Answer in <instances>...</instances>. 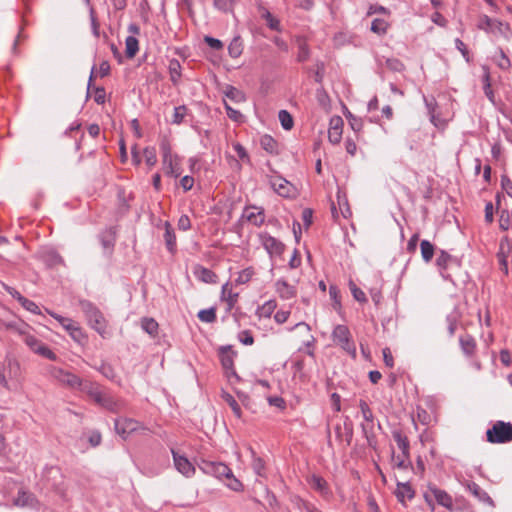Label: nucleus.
<instances>
[{
    "label": "nucleus",
    "mask_w": 512,
    "mask_h": 512,
    "mask_svg": "<svg viewBox=\"0 0 512 512\" xmlns=\"http://www.w3.org/2000/svg\"><path fill=\"white\" fill-rule=\"evenodd\" d=\"M142 329L150 336H156L158 333V323L153 318H143L141 320Z\"/></svg>",
    "instance_id": "39"
},
{
    "label": "nucleus",
    "mask_w": 512,
    "mask_h": 512,
    "mask_svg": "<svg viewBox=\"0 0 512 512\" xmlns=\"http://www.w3.org/2000/svg\"><path fill=\"white\" fill-rule=\"evenodd\" d=\"M160 150L162 152L163 162H167L170 158H173L171 145L166 137H164L160 142Z\"/></svg>",
    "instance_id": "51"
},
{
    "label": "nucleus",
    "mask_w": 512,
    "mask_h": 512,
    "mask_svg": "<svg viewBox=\"0 0 512 512\" xmlns=\"http://www.w3.org/2000/svg\"><path fill=\"white\" fill-rule=\"evenodd\" d=\"M68 332L72 339L81 345L87 341V336L77 324H74Z\"/></svg>",
    "instance_id": "47"
},
{
    "label": "nucleus",
    "mask_w": 512,
    "mask_h": 512,
    "mask_svg": "<svg viewBox=\"0 0 512 512\" xmlns=\"http://www.w3.org/2000/svg\"><path fill=\"white\" fill-rule=\"evenodd\" d=\"M436 265L443 279L454 283L453 274L451 270L459 269L461 267V261L459 258L450 255L445 250H440L439 255L436 259Z\"/></svg>",
    "instance_id": "3"
},
{
    "label": "nucleus",
    "mask_w": 512,
    "mask_h": 512,
    "mask_svg": "<svg viewBox=\"0 0 512 512\" xmlns=\"http://www.w3.org/2000/svg\"><path fill=\"white\" fill-rule=\"evenodd\" d=\"M260 145L262 149L268 153L273 154L277 152V142L268 134H265L260 138Z\"/></svg>",
    "instance_id": "37"
},
{
    "label": "nucleus",
    "mask_w": 512,
    "mask_h": 512,
    "mask_svg": "<svg viewBox=\"0 0 512 512\" xmlns=\"http://www.w3.org/2000/svg\"><path fill=\"white\" fill-rule=\"evenodd\" d=\"M169 73L171 81L176 84L181 77V65L177 59H171L169 61Z\"/></svg>",
    "instance_id": "41"
},
{
    "label": "nucleus",
    "mask_w": 512,
    "mask_h": 512,
    "mask_svg": "<svg viewBox=\"0 0 512 512\" xmlns=\"http://www.w3.org/2000/svg\"><path fill=\"white\" fill-rule=\"evenodd\" d=\"M422 259L428 263L432 260L435 252L434 245L428 240H422L420 243Z\"/></svg>",
    "instance_id": "33"
},
{
    "label": "nucleus",
    "mask_w": 512,
    "mask_h": 512,
    "mask_svg": "<svg viewBox=\"0 0 512 512\" xmlns=\"http://www.w3.org/2000/svg\"><path fill=\"white\" fill-rule=\"evenodd\" d=\"M125 53L128 58H133L139 50V42L134 36H128L125 40Z\"/></svg>",
    "instance_id": "38"
},
{
    "label": "nucleus",
    "mask_w": 512,
    "mask_h": 512,
    "mask_svg": "<svg viewBox=\"0 0 512 512\" xmlns=\"http://www.w3.org/2000/svg\"><path fill=\"white\" fill-rule=\"evenodd\" d=\"M271 185L274 190L283 197H288L292 191V185L281 177H275L271 180Z\"/></svg>",
    "instance_id": "26"
},
{
    "label": "nucleus",
    "mask_w": 512,
    "mask_h": 512,
    "mask_svg": "<svg viewBox=\"0 0 512 512\" xmlns=\"http://www.w3.org/2000/svg\"><path fill=\"white\" fill-rule=\"evenodd\" d=\"M97 371H99L105 378L110 381H116L117 373L111 364L102 362L99 366H93Z\"/></svg>",
    "instance_id": "35"
},
{
    "label": "nucleus",
    "mask_w": 512,
    "mask_h": 512,
    "mask_svg": "<svg viewBox=\"0 0 512 512\" xmlns=\"http://www.w3.org/2000/svg\"><path fill=\"white\" fill-rule=\"evenodd\" d=\"M236 0H214V7L223 13H233Z\"/></svg>",
    "instance_id": "42"
},
{
    "label": "nucleus",
    "mask_w": 512,
    "mask_h": 512,
    "mask_svg": "<svg viewBox=\"0 0 512 512\" xmlns=\"http://www.w3.org/2000/svg\"><path fill=\"white\" fill-rule=\"evenodd\" d=\"M429 490L438 505H441L450 511L453 510V499L451 495H449L445 490L438 488L435 484H429Z\"/></svg>",
    "instance_id": "15"
},
{
    "label": "nucleus",
    "mask_w": 512,
    "mask_h": 512,
    "mask_svg": "<svg viewBox=\"0 0 512 512\" xmlns=\"http://www.w3.org/2000/svg\"><path fill=\"white\" fill-rule=\"evenodd\" d=\"M99 240L103 247L104 254L111 256L116 243V229L108 227L99 234Z\"/></svg>",
    "instance_id": "13"
},
{
    "label": "nucleus",
    "mask_w": 512,
    "mask_h": 512,
    "mask_svg": "<svg viewBox=\"0 0 512 512\" xmlns=\"http://www.w3.org/2000/svg\"><path fill=\"white\" fill-rule=\"evenodd\" d=\"M224 94L227 98H229L230 100H232L236 103H241L246 100L245 94L238 88L231 86V85H228L226 87Z\"/></svg>",
    "instance_id": "34"
},
{
    "label": "nucleus",
    "mask_w": 512,
    "mask_h": 512,
    "mask_svg": "<svg viewBox=\"0 0 512 512\" xmlns=\"http://www.w3.org/2000/svg\"><path fill=\"white\" fill-rule=\"evenodd\" d=\"M262 18L266 21L267 26L274 31L281 32L282 27L280 24V21L275 18L269 10H265L264 13H262Z\"/></svg>",
    "instance_id": "43"
},
{
    "label": "nucleus",
    "mask_w": 512,
    "mask_h": 512,
    "mask_svg": "<svg viewBox=\"0 0 512 512\" xmlns=\"http://www.w3.org/2000/svg\"><path fill=\"white\" fill-rule=\"evenodd\" d=\"M4 325H5L6 329L12 330V331L18 333L19 335L24 336L27 333L28 325L25 323L7 322Z\"/></svg>",
    "instance_id": "52"
},
{
    "label": "nucleus",
    "mask_w": 512,
    "mask_h": 512,
    "mask_svg": "<svg viewBox=\"0 0 512 512\" xmlns=\"http://www.w3.org/2000/svg\"><path fill=\"white\" fill-rule=\"evenodd\" d=\"M233 149L237 153L240 160H242L245 163H250V157L245 149V147L240 144L239 142L233 143Z\"/></svg>",
    "instance_id": "61"
},
{
    "label": "nucleus",
    "mask_w": 512,
    "mask_h": 512,
    "mask_svg": "<svg viewBox=\"0 0 512 512\" xmlns=\"http://www.w3.org/2000/svg\"><path fill=\"white\" fill-rule=\"evenodd\" d=\"M385 65L393 72H402L405 69V65L397 58H386Z\"/></svg>",
    "instance_id": "53"
},
{
    "label": "nucleus",
    "mask_w": 512,
    "mask_h": 512,
    "mask_svg": "<svg viewBox=\"0 0 512 512\" xmlns=\"http://www.w3.org/2000/svg\"><path fill=\"white\" fill-rule=\"evenodd\" d=\"M333 342L352 358H356V345L352 339L349 328L346 325L338 324L331 334Z\"/></svg>",
    "instance_id": "2"
},
{
    "label": "nucleus",
    "mask_w": 512,
    "mask_h": 512,
    "mask_svg": "<svg viewBox=\"0 0 512 512\" xmlns=\"http://www.w3.org/2000/svg\"><path fill=\"white\" fill-rule=\"evenodd\" d=\"M395 495L397 500L404 504L406 500H411L415 496V491L411 487L409 483H397V488L395 490Z\"/></svg>",
    "instance_id": "23"
},
{
    "label": "nucleus",
    "mask_w": 512,
    "mask_h": 512,
    "mask_svg": "<svg viewBox=\"0 0 512 512\" xmlns=\"http://www.w3.org/2000/svg\"><path fill=\"white\" fill-rule=\"evenodd\" d=\"M79 307L87 318L90 326L100 335L106 332V320L99 308L89 300H80Z\"/></svg>",
    "instance_id": "1"
},
{
    "label": "nucleus",
    "mask_w": 512,
    "mask_h": 512,
    "mask_svg": "<svg viewBox=\"0 0 512 512\" xmlns=\"http://www.w3.org/2000/svg\"><path fill=\"white\" fill-rule=\"evenodd\" d=\"M465 487L480 502L487 504L490 507L495 506L493 499L477 483L470 481L465 484Z\"/></svg>",
    "instance_id": "18"
},
{
    "label": "nucleus",
    "mask_w": 512,
    "mask_h": 512,
    "mask_svg": "<svg viewBox=\"0 0 512 512\" xmlns=\"http://www.w3.org/2000/svg\"><path fill=\"white\" fill-rule=\"evenodd\" d=\"M48 372L52 378L70 389L77 390L78 386L81 385L80 377L62 368L50 366Z\"/></svg>",
    "instance_id": "7"
},
{
    "label": "nucleus",
    "mask_w": 512,
    "mask_h": 512,
    "mask_svg": "<svg viewBox=\"0 0 512 512\" xmlns=\"http://www.w3.org/2000/svg\"><path fill=\"white\" fill-rule=\"evenodd\" d=\"M460 319H461V313L457 309H454L451 313H449L446 316L445 322L447 325V331H448L449 337L454 336L456 329L458 327V323L460 322Z\"/></svg>",
    "instance_id": "29"
},
{
    "label": "nucleus",
    "mask_w": 512,
    "mask_h": 512,
    "mask_svg": "<svg viewBox=\"0 0 512 512\" xmlns=\"http://www.w3.org/2000/svg\"><path fill=\"white\" fill-rule=\"evenodd\" d=\"M239 294L232 291L229 288V283H225L221 290V300L225 301L228 306V310H231L238 301Z\"/></svg>",
    "instance_id": "28"
},
{
    "label": "nucleus",
    "mask_w": 512,
    "mask_h": 512,
    "mask_svg": "<svg viewBox=\"0 0 512 512\" xmlns=\"http://www.w3.org/2000/svg\"><path fill=\"white\" fill-rule=\"evenodd\" d=\"M19 303L27 311H30L33 314H40V309H39L38 305L35 302H33V301L23 297V298H21V301Z\"/></svg>",
    "instance_id": "63"
},
{
    "label": "nucleus",
    "mask_w": 512,
    "mask_h": 512,
    "mask_svg": "<svg viewBox=\"0 0 512 512\" xmlns=\"http://www.w3.org/2000/svg\"><path fill=\"white\" fill-rule=\"evenodd\" d=\"M227 479V483H226V486L231 489L232 491H235V492H240L243 490V484L241 483L240 480H238L234 474L232 473V476H226L225 477Z\"/></svg>",
    "instance_id": "60"
},
{
    "label": "nucleus",
    "mask_w": 512,
    "mask_h": 512,
    "mask_svg": "<svg viewBox=\"0 0 512 512\" xmlns=\"http://www.w3.org/2000/svg\"><path fill=\"white\" fill-rule=\"evenodd\" d=\"M482 82H483V90L487 98L493 102L494 101V93L491 89V79H490V69L487 65H482Z\"/></svg>",
    "instance_id": "30"
},
{
    "label": "nucleus",
    "mask_w": 512,
    "mask_h": 512,
    "mask_svg": "<svg viewBox=\"0 0 512 512\" xmlns=\"http://www.w3.org/2000/svg\"><path fill=\"white\" fill-rule=\"evenodd\" d=\"M490 443H508L512 441V424L510 422L496 421L486 432Z\"/></svg>",
    "instance_id": "4"
},
{
    "label": "nucleus",
    "mask_w": 512,
    "mask_h": 512,
    "mask_svg": "<svg viewBox=\"0 0 512 512\" xmlns=\"http://www.w3.org/2000/svg\"><path fill=\"white\" fill-rule=\"evenodd\" d=\"M165 174L174 178H178L181 175L180 167L178 163L170 158L167 162H163Z\"/></svg>",
    "instance_id": "40"
},
{
    "label": "nucleus",
    "mask_w": 512,
    "mask_h": 512,
    "mask_svg": "<svg viewBox=\"0 0 512 512\" xmlns=\"http://www.w3.org/2000/svg\"><path fill=\"white\" fill-rule=\"evenodd\" d=\"M49 314L54 318L56 319L61 325L62 327L68 331L74 324H76L72 319L70 318H66V317H63L59 314H56L54 312H50L49 311Z\"/></svg>",
    "instance_id": "62"
},
{
    "label": "nucleus",
    "mask_w": 512,
    "mask_h": 512,
    "mask_svg": "<svg viewBox=\"0 0 512 512\" xmlns=\"http://www.w3.org/2000/svg\"><path fill=\"white\" fill-rule=\"evenodd\" d=\"M254 274L252 268H246L239 272L238 277L235 279V283L237 285L245 284L249 282Z\"/></svg>",
    "instance_id": "56"
},
{
    "label": "nucleus",
    "mask_w": 512,
    "mask_h": 512,
    "mask_svg": "<svg viewBox=\"0 0 512 512\" xmlns=\"http://www.w3.org/2000/svg\"><path fill=\"white\" fill-rule=\"evenodd\" d=\"M224 107L226 110L227 116L235 122H241L243 120V115L240 111L232 108L227 102L224 101Z\"/></svg>",
    "instance_id": "59"
},
{
    "label": "nucleus",
    "mask_w": 512,
    "mask_h": 512,
    "mask_svg": "<svg viewBox=\"0 0 512 512\" xmlns=\"http://www.w3.org/2000/svg\"><path fill=\"white\" fill-rule=\"evenodd\" d=\"M279 121L285 130H290L293 127V118L291 114L286 110H280L278 113Z\"/></svg>",
    "instance_id": "49"
},
{
    "label": "nucleus",
    "mask_w": 512,
    "mask_h": 512,
    "mask_svg": "<svg viewBox=\"0 0 512 512\" xmlns=\"http://www.w3.org/2000/svg\"><path fill=\"white\" fill-rule=\"evenodd\" d=\"M277 307L275 300L266 301L261 307H259V315L265 318H269Z\"/></svg>",
    "instance_id": "48"
},
{
    "label": "nucleus",
    "mask_w": 512,
    "mask_h": 512,
    "mask_svg": "<svg viewBox=\"0 0 512 512\" xmlns=\"http://www.w3.org/2000/svg\"><path fill=\"white\" fill-rule=\"evenodd\" d=\"M493 61L495 62L497 67L503 71L510 70L512 66L510 58L506 55V53L501 47L497 48L496 54L493 56Z\"/></svg>",
    "instance_id": "27"
},
{
    "label": "nucleus",
    "mask_w": 512,
    "mask_h": 512,
    "mask_svg": "<svg viewBox=\"0 0 512 512\" xmlns=\"http://www.w3.org/2000/svg\"><path fill=\"white\" fill-rule=\"evenodd\" d=\"M392 436L395 442L397 443L398 448L401 450L402 458H410V442L407 436L400 430L395 429L392 431Z\"/></svg>",
    "instance_id": "20"
},
{
    "label": "nucleus",
    "mask_w": 512,
    "mask_h": 512,
    "mask_svg": "<svg viewBox=\"0 0 512 512\" xmlns=\"http://www.w3.org/2000/svg\"><path fill=\"white\" fill-rule=\"evenodd\" d=\"M164 240L168 251L174 253L176 251V236L169 222L165 223Z\"/></svg>",
    "instance_id": "31"
},
{
    "label": "nucleus",
    "mask_w": 512,
    "mask_h": 512,
    "mask_svg": "<svg viewBox=\"0 0 512 512\" xmlns=\"http://www.w3.org/2000/svg\"><path fill=\"white\" fill-rule=\"evenodd\" d=\"M219 354L221 365L229 381L232 382V379H234L235 382H239L241 379L234 369V357L236 353L231 350V346H223L220 348Z\"/></svg>",
    "instance_id": "8"
},
{
    "label": "nucleus",
    "mask_w": 512,
    "mask_h": 512,
    "mask_svg": "<svg viewBox=\"0 0 512 512\" xmlns=\"http://www.w3.org/2000/svg\"><path fill=\"white\" fill-rule=\"evenodd\" d=\"M500 269L504 272V274H508V256L506 255L504 251V245L501 243L500 245V251L497 254Z\"/></svg>",
    "instance_id": "57"
},
{
    "label": "nucleus",
    "mask_w": 512,
    "mask_h": 512,
    "mask_svg": "<svg viewBox=\"0 0 512 512\" xmlns=\"http://www.w3.org/2000/svg\"><path fill=\"white\" fill-rule=\"evenodd\" d=\"M97 405L111 413H120L127 407V403L123 398L114 397L110 393L102 392L95 401Z\"/></svg>",
    "instance_id": "9"
},
{
    "label": "nucleus",
    "mask_w": 512,
    "mask_h": 512,
    "mask_svg": "<svg viewBox=\"0 0 512 512\" xmlns=\"http://www.w3.org/2000/svg\"><path fill=\"white\" fill-rule=\"evenodd\" d=\"M198 318L200 321L205 323H213L216 321V309L211 307L209 309H203L198 312Z\"/></svg>",
    "instance_id": "46"
},
{
    "label": "nucleus",
    "mask_w": 512,
    "mask_h": 512,
    "mask_svg": "<svg viewBox=\"0 0 512 512\" xmlns=\"http://www.w3.org/2000/svg\"><path fill=\"white\" fill-rule=\"evenodd\" d=\"M197 466L204 474L219 480L226 476H232V470L223 462L200 459L197 462Z\"/></svg>",
    "instance_id": "5"
},
{
    "label": "nucleus",
    "mask_w": 512,
    "mask_h": 512,
    "mask_svg": "<svg viewBox=\"0 0 512 512\" xmlns=\"http://www.w3.org/2000/svg\"><path fill=\"white\" fill-rule=\"evenodd\" d=\"M143 154L145 162L149 167H153L157 163L156 149L154 147H146Z\"/></svg>",
    "instance_id": "54"
},
{
    "label": "nucleus",
    "mask_w": 512,
    "mask_h": 512,
    "mask_svg": "<svg viewBox=\"0 0 512 512\" xmlns=\"http://www.w3.org/2000/svg\"><path fill=\"white\" fill-rule=\"evenodd\" d=\"M114 428L118 435L126 439L131 433L142 428L140 422L127 417L116 418L114 421Z\"/></svg>",
    "instance_id": "11"
},
{
    "label": "nucleus",
    "mask_w": 512,
    "mask_h": 512,
    "mask_svg": "<svg viewBox=\"0 0 512 512\" xmlns=\"http://www.w3.org/2000/svg\"><path fill=\"white\" fill-rule=\"evenodd\" d=\"M310 57V50L305 42H300L298 45L297 61L305 62Z\"/></svg>",
    "instance_id": "58"
},
{
    "label": "nucleus",
    "mask_w": 512,
    "mask_h": 512,
    "mask_svg": "<svg viewBox=\"0 0 512 512\" xmlns=\"http://www.w3.org/2000/svg\"><path fill=\"white\" fill-rule=\"evenodd\" d=\"M387 22L383 19L376 18L371 23V30L379 35L385 34L387 31Z\"/></svg>",
    "instance_id": "55"
},
{
    "label": "nucleus",
    "mask_w": 512,
    "mask_h": 512,
    "mask_svg": "<svg viewBox=\"0 0 512 512\" xmlns=\"http://www.w3.org/2000/svg\"><path fill=\"white\" fill-rule=\"evenodd\" d=\"M393 460L395 461V467H397L398 469H408V468H411L412 467V462L410 460V458H402L400 455L398 456H394L393 455Z\"/></svg>",
    "instance_id": "64"
},
{
    "label": "nucleus",
    "mask_w": 512,
    "mask_h": 512,
    "mask_svg": "<svg viewBox=\"0 0 512 512\" xmlns=\"http://www.w3.org/2000/svg\"><path fill=\"white\" fill-rule=\"evenodd\" d=\"M459 345L463 354L471 358L475 355L477 344L474 337L468 333L459 337Z\"/></svg>",
    "instance_id": "21"
},
{
    "label": "nucleus",
    "mask_w": 512,
    "mask_h": 512,
    "mask_svg": "<svg viewBox=\"0 0 512 512\" xmlns=\"http://www.w3.org/2000/svg\"><path fill=\"white\" fill-rule=\"evenodd\" d=\"M242 218L259 227L265 221L264 209L256 206H246L242 213Z\"/></svg>",
    "instance_id": "14"
},
{
    "label": "nucleus",
    "mask_w": 512,
    "mask_h": 512,
    "mask_svg": "<svg viewBox=\"0 0 512 512\" xmlns=\"http://www.w3.org/2000/svg\"><path fill=\"white\" fill-rule=\"evenodd\" d=\"M251 453H252V468H253V471L258 476H261V477L264 476L265 475V462L263 461L262 458L258 457L253 450H251Z\"/></svg>",
    "instance_id": "45"
},
{
    "label": "nucleus",
    "mask_w": 512,
    "mask_h": 512,
    "mask_svg": "<svg viewBox=\"0 0 512 512\" xmlns=\"http://www.w3.org/2000/svg\"><path fill=\"white\" fill-rule=\"evenodd\" d=\"M343 120L340 117H334L330 121L328 130V139L332 144H338L342 138Z\"/></svg>",
    "instance_id": "19"
},
{
    "label": "nucleus",
    "mask_w": 512,
    "mask_h": 512,
    "mask_svg": "<svg viewBox=\"0 0 512 512\" xmlns=\"http://www.w3.org/2000/svg\"><path fill=\"white\" fill-rule=\"evenodd\" d=\"M243 52V42L240 36H235L228 45V53L232 58H238Z\"/></svg>",
    "instance_id": "32"
},
{
    "label": "nucleus",
    "mask_w": 512,
    "mask_h": 512,
    "mask_svg": "<svg viewBox=\"0 0 512 512\" xmlns=\"http://www.w3.org/2000/svg\"><path fill=\"white\" fill-rule=\"evenodd\" d=\"M308 483L312 489L317 491L323 498L328 499L332 495L327 481L316 474H313L309 479Z\"/></svg>",
    "instance_id": "17"
},
{
    "label": "nucleus",
    "mask_w": 512,
    "mask_h": 512,
    "mask_svg": "<svg viewBox=\"0 0 512 512\" xmlns=\"http://www.w3.org/2000/svg\"><path fill=\"white\" fill-rule=\"evenodd\" d=\"M261 242L270 255H281L285 249V245L280 240L269 234L261 235Z\"/></svg>",
    "instance_id": "16"
},
{
    "label": "nucleus",
    "mask_w": 512,
    "mask_h": 512,
    "mask_svg": "<svg viewBox=\"0 0 512 512\" xmlns=\"http://www.w3.org/2000/svg\"><path fill=\"white\" fill-rule=\"evenodd\" d=\"M174 466L179 473L189 478L195 474L194 465L188 460L187 457L180 455L175 450H172Z\"/></svg>",
    "instance_id": "12"
},
{
    "label": "nucleus",
    "mask_w": 512,
    "mask_h": 512,
    "mask_svg": "<svg viewBox=\"0 0 512 512\" xmlns=\"http://www.w3.org/2000/svg\"><path fill=\"white\" fill-rule=\"evenodd\" d=\"M275 288L276 292L284 300H288L296 296L295 288L284 279L277 280L275 283Z\"/></svg>",
    "instance_id": "24"
},
{
    "label": "nucleus",
    "mask_w": 512,
    "mask_h": 512,
    "mask_svg": "<svg viewBox=\"0 0 512 512\" xmlns=\"http://www.w3.org/2000/svg\"><path fill=\"white\" fill-rule=\"evenodd\" d=\"M222 398L230 406V408L233 411V414L237 418H240L241 415H242V411H241L240 405L237 403L235 398L231 394H229L227 392H223Z\"/></svg>",
    "instance_id": "44"
},
{
    "label": "nucleus",
    "mask_w": 512,
    "mask_h": 512,
    "mask_svg": "<svg viewBox=\"0 0 512 512\" xmlns=\"http://www.w3.org/2000/svg\"><path fill=\"white\" fill-rule=\"evenodd\" d=\"M187 114V107L185 105L177 106L174 108L172 117V124L180 125Z\"/></svg>",
    "instance_id": "50"
},
{
    "label": "nucleus",
    "mask_w": 512,
    "mask_h": 512,
    "mask_svg": "<svg viewBox=\"0 0 512 512\" xmlns=\"http://www.w3.org/2000/svg\"><path fill=\"white\" fill-rule=\"evenodd\" d=\"M34 501V497L31 493L25 490H19L17 493V497L14 500V504L16 506L25 507L32 505Z\"/></svg>",
    "instance_id": "36"
},
{
    "label": "nucleus",
    "mask_w": 512,
    "mask_h": 512,
    "mask_svg": "<svg viewBox=\"0 0 512 512\" xmlns=\"http://www.w3.org/2000/svg\"><path fill=\"white\" fill-rule=\"evenodd\" d=\"M479 28L493 34L501 35L506 40H509L512 37V29L508 23L490 18L486 15L481 19Z\"/></svg>",
    "instance_id": "6"
},
{
    "label": "nucleus",
    "mask_w": 512,
    "mask_h": 512,
    "mask_svg": "<svg viewBox=\"0 0 512 512\" xmlns=\"http://www.w3.org/2000/svg\"><path fill=\"white\" fill-rule=\"evenodd\" d=\"M23 341L33 352L52 361L57 359V355L35 336L26 333L23 336Z\"/></svg>",
    "instance_id": "10"
},
{
    "label": "nucleus",
    "mask_w": 512,
    "mask_h": 512,
    "mask_svg": "<svg viewBox=\"0 0 512 512\" xmlns=\"http://www.w3.org/2000/svg\"><path fill=\"white\" fill-rule=\"evenodd\" d=\"M193 272L195 277L204 283L214 284L217 282L218 276L216 273L206 267L197 265Z\"/></svg>",
    "instance_id": "25"
},
{
    "label": "nucleus",
    "mask_w": 512,
    "mask_h": 512,
    "mask_svg": "<svg viewBox=\"0 0 512 512\" xmlns=\"http://www.w3.org/2000/svg\"><path fill=\"white\" fill-rule=\"evenodd\" d=\"M77 390L86 393L94 402L103 392L96 382L83 379H81V385L78 386Z\"/></svg>",
    "instance_id": "22"
}]
</instances>
